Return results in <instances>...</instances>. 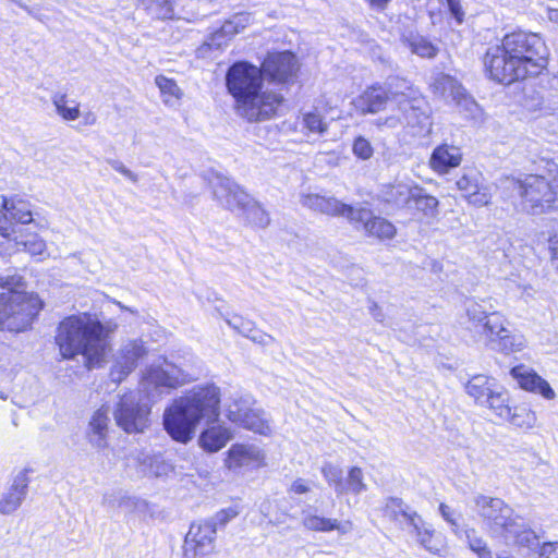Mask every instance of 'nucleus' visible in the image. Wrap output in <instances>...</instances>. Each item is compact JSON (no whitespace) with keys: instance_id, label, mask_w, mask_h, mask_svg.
Wrapping results in <instances>:
<instances>
[{"instance_id":"f257e3e1","label":"nucleus","mask_w":558,"mask_h":558,"mask_svg":"<svg viewBox=\"0 0 558 558\" xmlns=\"http://www.w3.org/2000/svg\"><path fill=\"white\" fill-rule=\"evenodd\" d=\"M548 58L549 50L538 34L518 31L505 35L500 45L489 47L483 63L489 78L509 85L542 73Z\"/></svg>"},{"instance_id":"f03ea898","label":"nucleus","mask_w":558,"mask_h":558,"mask_svg":"<svg viewBox=\"0 0 558 558\" xmlns=\"http://www.w3.org/2000/svg\"><path fill=\"white\" fill-rule=\"evenodd\" d=\"M226 87L234 99L236 113L248 122L269 120L276 114L283 98L263 90L264 72L248 61H235L226 73Z\"/></svg>"},{"instance_id":"7ed1b4c3","label":"nucleus","mask_w":558,"mask_h":558,"mask_svg":"<svg viewBox=\"0 0 558 558\" xmlns=\"http://www.w3.org/2000/svg\"><path fill=\"white\" fill-rule=\"evenodd\" d=\"M56 343L63 359L82 355L88 369L101 367L111 350L105 326L88 314L71 315L61 320Z\"/></svg>"},{"instance_id":"20e7f679","label":"nucleus","mask_w":558,"mask_h":558,"mask_svg":"<svg viewBox=\"0 0 558 558\" xmlns=\"http://www.w3.org/2000/svg\"><path fill=\"white\" fill-rule=\"evenodd\" d=\"M219 405L220 390L217 386H196L166 409L165 429L173 440L186 444L193 438L201 420L217 421Z\"/></svg>"},{"instance_id":"39448f33","label":"nucleus","mask_w":558,"mask_h":558,"mask_svg":"<svg viewBox=\"0 0 558 558\" xmlns=\"http://www.w3.org/2000/svg\"><path fill=\"white\" fill-rule=\"evenodd\" d=\"M473 510L490 534L502 537L506 544L531 550L538 547L536 533L502 499L477 494L473 497Z\"/></svg>"},{"instance_id":"423d86ee","label":"nucleus","mask_w":558,"mask_h":558,"mask_svg":"<svg viewBox=\"0 0 558 558\" xmlns=\"http://www.w3.org/2000/svg\"><path fill=\"white\" fill-rule=\"evenodd\" d=\"M465 311L470 331L487 348L505 354L523 349V337L507 328V319L488 300H470L465 304Z\"/></svg>"},{"instance_id":"0eeeda50","label":"nucleus","mask_w":558,"mask_h":558,"mask_svg":"<svg viewBox=\"0 0 558 558\" xmlns=\"http://www.w3.org/2000/svg\"><path fill=\"white\" fill-rule=\"evenodd\" d=\"M501 184L504 190L520 197L521 208L526 214L537 216L558 210V177L551 180L538 174L508 177Z\"/></svg>"},{"instance_id":"6e6552de","label":"nucleus","mask_w":558,"mask_h":558,"mask_svg":"<svg viewBox=\"0 0 558 558\" xmlns=\"http://www.w3.org/2000/svg\"><path fill=\"white\" fill-rule=\"evenodd\" d=\"M43 301L34 293L7 291L0 293V329L22 332L28 329L43 308Z\"/></svg>"},{"instance_id":"1a4fd4ad","label":"nucleus","mask_w":558,"mask_h":558,"mask_svg":"<svg viewBox=\"0 0 558 558\" xmlns=\"http://www.w3.org/2000/svg\"><path fill=\"white\" fill-rule=\"evenodd\" d=\"M210 184L214 197L221 206L230 210H242L247 221L256 227L266 228L269 225L268 213L234 181L216 174Z\"/></svg>"},{"instance_id":"9d476101","label":"nucleus","mask_w":558,"mask_h":558,"mask_svg":"<svg viewBox=\"0 0 558 558\" xmlns=\"http://www.w3.org/2000/svg\"><path fill=\"white\" fill-rule=\"evenodd\" d=\"M186 375L177 365L165 361L161 365H151L142 379V391L148 400L156 402L163 393L182 386Z\"/></svg>"},{"instance_id":"9b49d317","label":"nucleus","mask_w":558,"mask_h":558,"mask_svg":"<svg viewBox=\"0 0 558 558\" xmlns=\"http://www.w3.org/2000/svg\"><path fill=\"white\" fill-rule=\"evenodd\" d=\"M254 399L250 395L234 398L228 405V418L248 430L260 435L270 433V426L266 414L260 409L254 408Z\"/></svg>"},{"instance_id":"f8f14e48","label":"nucleus","mask_w":558,"mask_h":558,"mask_svg":"<svg viewBox=\"0 0 558 558\" xmlns=\"http://www.w3.org/2000/svg\"><path fill=\"white\" fill-rule=\"evenodd\" d=\"M150 408L140 402L132 392L123 395L117 403L113 416L125 433H143L149 425Z\"/></svg>"},{"instance_id":"ddd939ff","label":"nucleus","mask_w":558,"mask_h":558,"mask_svg":"<svg viewBox=\"0 0 558 558\" xmlns=\"http://www.w3.org/2000/svg\"><path fill=\"white\" fill-rule=\"evenodd\" d=\"M398 109L414 136L423 137L432 132L430 109L423 97H402Z\"/></svg>"},{"instance_id":"4468645a","label":"nucleus","mask_w":558,"mask_h":558,"mask_svg":"<svg viewBox=\"0 0 558 558\" xmlns=\"http://www.w3.org/2000/svg\"><path fill=\"white\" fill-rule=\"evenodd\" d=\"M299 68L298 59L291 51L270 52L262 63L264 76L276 83L292 82Z\"/></svg>"},{"instance_id":"2eb2a0df","label":"nucleus","mask_w":558,"mask_h":558,"mask_svg":"<svg viewBox=\"0 0 558 558\" xmlns=\"http://www.w3.org/2000/svg\"><path fill=\"white\" fill-rule=\"evenodd\" d=\"M300 203L313 211L320 213L327 216H341L345 217L349 221L352 215L357 218H363L367 215L365 211H354V207L347 205L333 196H326L318 193L302 194Z\"/></svg>"},{"instance_id":"dca6fc26","label":"nucleus","mask_w":558,"mask_h":558,"mask_svg":"<svg viewBox=\"0 0 558 558\" xmlns=\"http://www.w3.org/2000/svg\"><path fill=\"white\" fill-rule=\"evenodd\" d=\"M13 221L26 225L33 221L29 204L23 199H7L0 195V235L10 238L15 232Z\"/></svg>"},{"instance_id":"f3484780","label":"nucleus","mask_w":558,"mask_h":558,"mask_svg":"<svg viewBox=\"0 0 558 558\" xmlns=\"http://www.w3.org/2000/svg\"><path fill=\"white\" fill-rule=\"evenodd\" d=\"M462 196L474 206L482 207L490 203L492 192L483 174L474 169L464 172L456 182Z\"/></svg>"},{"instance_id":"a211bd4d","label":"nucleus","mask_w":558,"mask_h":558,"mask_svg":"<svg viewBox=\"0 0 558 558\" xmlns=\"http://www.w3.org/2000/svg\"><path fill=\"white\" fill-rule=\"evenodd\" d=\"M215 536L216 522L193 523L185 536L184 558H191V554L194 556L209 554L213 550Z\"/></svg>"},{"instance_id":"6ab92c4d","label":"nucleus","mask_w":558,"mask_h":558,"mask_svg":"<svg viewBox=\"0 0 558 558\" xmlns=\"http://www.w3.org/2000/svg\"><path fill=\"white\" fill-rule=\"evenodd\" d=\"M433 93L446 101H452L458 106L470 109L475 102L466 95L461 83L451 75L439 73L430 84Z\"/></svg>"},{"instance_id":"aec40b11","label":"nucleus","mask_w":558,"mask_h":558,"mask_svg":"<svg viewBox=\"0 0 558 558\" xmlns=\"http://www.w3.org/2000/svg\"><path fill=\"white\" fill-rule=\"evenodd\" d=\"M146 354L142 341H130L120 350L119 356L110 371L113 383H121L132 371L137 362Z\"/></svg>"},{"instance_id":"412c9836","label":"nucleus","mask_w":558,"mask_h":558,"mask_svg":"<svg viewBox=\"0 0 558 558\" xmlns=\"http://www.w3.org/2000/svg\"><path fill=\"white\" fill-rule=\"evenodd\" d=\"M28 470H21L12 480V483L0 496V513L8 515L15 512L28 494Z\"/></svg>"},{"instance_id":"4be33fe9","label":"nucleus","mask_w":558,"mask_h":558,"mask_svg":"<svg viewBox=\"0 0 558 558\" xmlns=\"http://www.w3.org/2000/svg\"><path fill=\"white\" fill-rule=\"evenodd\" d=\"M354 211L367 213L363 218H357L355 215H352L350 218V222L355 223L356 228L362 227L367 235L375 236L379 240H390L395 236L397 229L387 219L373 216V213L364 207H354Z\"/></svg>"},{"instance_id":"5701e85b","label":"nucleus","mask_w":558,"mask_h":558,"mask_svg":"<svg viewBox=\"0 0 558 558\" xmlns=\"http://www.w3.org/2000/svg\"><path fill=\"white\" fill-rule=\"evenodd\" d=\"M384 515L407 533H410L416 525V521H421L422 519V517L402 499L395 497L387 500Z\"/></svg>"},{"instance_id":"b1692460","label":"nucleus","mask_w":558,"mask_h":558,"mask_svg":"<svg viewBox=\"0 0 558 558\" xmlns=\"http://www.w3.org/2000/svg\"><path fill=\"white\" fill-rule=\"evenodd\" d=\"M263 456L260 451L248 445L235 444L228 451L226 465L233 471L254 469L260 465Z\"/></svg>"},{"instance_id":"393cba45","label":"nucleus","mask_w":558,"mask_h":558,"mask_svg":"<svg viewBox=\"0 0 558 558\" xmlns=\"http://www.w3.org/2000/svg\"><path fill=\"white\" fill-rule=\"evenodd\" d=\"M511 375L522 389L539 393L548 400L555 398V391L550 385L533 369L519 365L511 369Z\"/></svg>"},{"instance_id":"a878e982","label":"nucleus","mask_w":558,"mask_h":558,"mask_svg":"<svg viewBox=\"0 0 558 558\" xmlns=\"http://www.w3.org/2000/svg\"><path fill=\"white\" fill-rule=\"evenodd\" d=\"M389 101V93L380 85L367 87L353 104L362 114H375L386 109Z\"/></svg>"},{"instance_id":"bb28decb","label":"nucleus","mask_w":558,"mask_h":558,"mask_svg":"<svg viewBox=\"0 0 558 558\" xmlns=\"http://www.w3.org/2000/svg\"><path fill=\"white\" fill-rule=\"evenodd\" d=\"M462 160V153L459 147L448 144L437 146L430 156V168L438 173H447L456 168Z\"/></svg>"},{"instance_id":"cd10ccee","label":"nucleus","mask_w":558,"mask_h":558,"mask_svg":"<svg viewBox=\"0 0 558 558\" xmlns=\"http://www.w3.org/2000/svg\"><path fill=\"white\" fill-rule=\"evenodd\" d=\"M302 524L308 531L323 533L338 531L341 534H347L352 530L350 521L340 522L337 519L320 517L306 510L302 511Z\"/></svg>"},{"instance_id":"c85d7f7f","label":"nucleus","mask_w":558,"mask_h":558,"mask_svg":"<svg viewBox=\"0 0 558 558\" xmlns=\"http://www.w3.org/2000/svg\"><path fill=\"white\" fill-rule=\"evenodd\" d=\"M109 407L102 405L92 416L89 421L88 439L92 446L97 449H104L107 446V433L110 422Z\"/></svg>"},{"instance_id":"c756f323","label":"nucleus","mask_w":558,"mask_h":558,"mask_svg":"<svg viewBox=\"0 0 558 558\" xmlns=\"http://www.w3.org/2000/svg\"><path fill=\"white\" fill-rule=\"evenodd\" d=\"M400 39L412 53L422 58H434L438 52V49L432 44V41L413 29H404L401 33Z\"/></svg>"},{"instance_id":"7c9ffc66","label":"nucleus","mask_w":558,"mask_h":558,"mask_svg":"<svg viewBox=\"0 0 558 558\" xmlns=\"http://www.w3.org/2000/svg\"><path fill=\"white\" fill-rule=\"evenodd\" d=\"M231 437L232 435L228 428L217 425L203 430L198 442L204 450L216 452L225 447Z\"/></svg>"},{"instance_id":"2f4dec72","label":"nucleus","mask_w":558,"mask_h":558,"mask_svg":"<svg viewBox=\"0 0 558 558\" xmlns=\"http://www.w3.org/2000/svg\"><path fill=\"white\" fill-rule=\"evenodd\" d=\"M438 199L425 192L423 187L414 185V194L409 210L422 213L426 217H435L438 214Z\"/></svg>"},{"instance_id":"473e14b6","label":"nucleus","mask_w":558,"mask_h":558,"mask_svg":"<svg viewBox=\"0 0 558 558\" xmlns=\"http://www.w3.org/2000/svg\"><path fill=\"white\" fill-rule=\"evenodd\" d=\"M495 386V379L486 375H475L466 383L465 391L476 403L482 404Z\"/></svg>"},{"instance_id":"72a5a7b5","label":"nucleus","mask_w":558,"mask_h":558,"mask_svg":"<svg viewBox=\"0 0 558 558\" xmlns=\"http://www.w3.org/2000/svg\"><path fill=\"white\" fill-rule=\"evenodd\" d=\"M414 194V186L405 183L391 185L385 193V201L398 208L409 209Z\"/></svg>"},{"instance_id":"f704fd0d","label":"nucleus","mask_w":558,"mask_h":558,"mask_svg":"<svg viewBox=\"0 0 558 558\" xmlns=\"http://www.w3.org/2000/svg\"><path fill=\"white\" fill-rule=\"evenodd\" d=\"M409 534L413 536L426 550L433 554H437L439 551V547L434 543L435 530L429 523L425 522L423 518L421 521H416V525Z\"/></svg>"},{"instance_id":"c9c22d12","label":"nucleus","mask_w":558,"mask_h":558,"mask_svg":"<svg viewBox=\"0 0 558 558\" xmlns=\"http://www.w3.org/2000/svg\"><path fill=\"white\" fill-rule=\"evenodd\" d=\"M508 402V393L504 390H496L494 388L481 405L488 407L497 416L505 420V417H510L511 408Z\"/></svg>"},{"instance_id":"e433bc0d","label":"nucleus","mask_w":558,"mask_h":558,"mask_svg":"<svg viewBox=\"0 0 558 558\" xmlns=\"http://www.w3.org/2000/svg\"><path fill=\"white\" fill-rule=\"evenodd\" d=\"M248 19H250L248 14L241 13V14L235 15L233 17V20L227 21L220 27V29L217 31L213 35L211 43L209 44V46H213V45L220 46L221 45V41H220L221 38L231 37V36L235 35V34H238L240 32V28L243 29L245 27V23L248 22Z\"/></svg>"},{"instance_id":"4c0bfd02","label":"nucleus","mask_w":558,"mask_h":558,"mask_svg":"<svg viewBox=\"0 0 558 558\" xmlns=\"http://www.w3.org/2000/svg\"><path fill=\"white\" fill-rule=\"evenodd\" d=\"M367 489L363 481V472L360 468L353 466L349 470L348 476L343 480V495H360Z\"/></svg>"},{"instance_id":"58836bf2","label":"nucleus","mask_w":558,"mask_h":558,"mask_svg":"<svg viewBox=\"0 0 558 558\" xmlns=\"http://www.w3.org/2000/svg\"><path fill=\"white\" fill-rule=\"evenodd\" d=\"M512 425L521 428H531L536 421L533 411L525 407H514L510 409V417H505Z\"/></svg>"},{"instance_id":"ea45409f","label":"nucleus","mask_w":558,"mask_h":558,"mask_svg":"<svg viewBox=\"0 0 558 558\" xmlns=\"http://www.w3.org/2000/svg\"><path fill=\"white\" fill-rule=\"evenodd\" d=\"M322 474L326 482L333 486L337 496L343 495V473L342 470L331 463H326L322 468Z\"/></svg>"},{"instance_id":"a19ab883","label":"nucleus","mask_w":558,"mask_h":558,"mask_svg":"<svg viewBox=\"0 0 558 558\" xmlns=\"http://www.w3.org/2000/svg\"><path fill=\"white\" fill-rule=\"evenodd\" d=\"M52 102L56 107L57 112L68 121H74L80 117L78 106L69 107L66 105L68 99L64 94H56L52 97Z\"/></svg>"},{"instance_id":"79ce46f5","label":"nucleus","mask_w":558,"mask_h":558,"mask_svg":"<svg viewBox=\"0 0 558 558\" xmlns=\"http://www.w3.org/2000/svg\"><path fill=\"white\" fill-rule=\"evenodd\" d=\"M303 126L313 134L323 135L327 132L328 124L317 112H307L303 116Z\"/></svg>"},{"instance_id":"37998d69","label":"nucleus","mask_w":558,"mask_h":558,"mask_svg":"<svg viewBox=\"0 0 558 558\" xmlns=\"http://www.w3.org/2000/svg\"><path fill=\"white\" fill-rule=\"evenodd\" d=\"M352 153L360 160H369L374 155L372 143L364 136H356L352 144Z\"/></svg>"},{"instance_id":"c03bdc74","label":"nucleus","mask_w":558,"mask_h":558,"mask_svg":"<svg viewBox=\"0 0 558 558\" xmlns=\"http://www.w3.org/2000/svg\"><path fill=\"white\" fill-rule=\"evenodd\" d=\"M0 287L8 291H24L25 282L15 270H8L7 274L0 275Z\"/></svg>"},{"instance_id":"a18cd8bd","label":"nucleus","mask_w":558,"mask_h":558,"mask_svg":"<svg viewBox=\"0 0 558 558\" xmlns=\"http://www.w3.org/2000/svg\"><path fill=\"white\" fill-rule=\"evenodd\" d=\"M24 251L33 256H41L46 252V242L37 234H31L25 240L19 242Z\"/></svg>"},{"instance_id":"49530a36","label":"nucleus","mask_w":558,"mask_h":558,"mask_svg":"<svg viewBox=\"0 0 558 558\" xmlns=\"http://www.w3.org/2000/svg\"><path fill=\"white\" fill-rule=\"evenodd\" d=\"M150 10L157 19L171 20L174 17V9L170 0H154Z\"/></svg>"},{"instance_id":"de8ad7c7","label":"nucleus","mask_w":558,"mask_h":558,"mask_svg":"<svg viewBox=\"0 0 558 558\" xmlns=\"http://www.w3.org/2000/svg\"><path fill=\"white\" fill-rule=\"evenodd\" d=\"M227 324L236 330L242 336L246 337L251 331H255V324L251 320L244 319L239 315H232L226 318Z\"/></svg>"},{"instance_id":"09e8293b","label":"nucleus","mask_w":558,"mask_h":558,"mask_svg":"<svg viewBox=\"0 0 558 558\" xmlns=\"http://www.w3.org/2000/svg\"><path fill=\"white\" fill-rule=\"evenodd\" d=\"M156 84L159 87L160 92L162 94L180 98L181 97V89L177 85L175 81L172 78H168L163 75L156 76Z\"/></svg>"},{"instance_id":"8fccbe9b","label":"nucleus","mask_w":558,"mask_h":558,"mask_svg":"<svg viewBox=\"0 0 558 558\" xmlns=\"http://www.w3.org/2000/svg\"><path fill=\"white\" fill-rule=\"evenodd\" d=\"M464 535H465L469 548L473 553L477 554L481 550L488 547L486 541L481 535H478V533L475 529L464 530Z\"/></svg>"},{"instance_id":"3c124183","label":"nucleus","mask_w":558,"mask_h":558,"mask_svg":"<svg viewBox=\"0 0 558 558\" xmlns=\"http://www.w3.org/2000/svg\"><path fill=\"white\" fill-rule=\"evenodd\" d=\"M374 125L380 130H395L402 125V121L398 116L391 114L385 118H377Z\"/></svg>"},{"instance_id":"603ef678","label":"nucleus","mask_w":558,"mask_h":558,"mask_svg":"<svg viewBox=\"0 0 558 558\" xmlns=\"http://www.w3.org/2000/svg\"><path fill=\"white\" fill-rule=\"evenodd\" d=\"M106 161L108 165L111 166L113 170L118 171L133 183H136L138 181L137 174L131 171L129 168H126L120 160L109 158Z\"/></svg>"},{"instance_id":"864d4df0","label":"nucleus","mask_w":558,"mask_h":558,"mask_svg":"<svg viewBox=\"0 0 558 558\" xmlns=\"http://www.w3.org/2000/svg\"><path fill=\"white\" fill-rule=\"evenodd\" d=\"M448 10L451 16L456 20L457 24H462L464 21V11L460 0H446Z\"/></svg>"},{"instance_id":"5fc2aeb1","label":"nucleus","mask_w":558,"mask_h":558,"mask_svg":"<svg viewBox=\"0 0 558 558\" xmlns=\"http://www.w3.org/2000/svg\"><path fill=\"white\" fill-rule=\"evenodd\" d=\"M439 511L441 517L452 526L453 532L459 534V525L456 518V512L446 504H440Z\"/></svg>"},{"instance_id":"6e6d98bb","label":"nucleus","mask_w":558,"mask_h":558,"mask_svg":"<svg viewBox=\"0 0 558 558\" xmlns=\"http://www.w3.org/2000/svg\"><path fill=\"white\" fill-rule=\"evenodd\" d=\"M539 558H558V542H546L539 548Z\"/></svg>"},{"instance_id":"4d7b16f0","label":"nucleus","mask_w":558,"mask_h":558,"mask_svg":"<svg viewBox=\"0 0 558 558\" xmlns=\"http://www.w3.org/2000/svg\"><path fill=\"white\" fill-rule=\"evenodd\" d=\"M550 262L553 267L558 271V234L549 238Z\"/></svg>"},{"instance_id":"13d9d810","label":"nucleus","mask_w":558,"mask_h":558,"mask_svg":"<svg viewBox=\"0 0 558 558\" xmlns=\"http://www.w3.org/2000/svg\"><path fill=\"white\" fill-rule=\"evenodd\" d=\"M289 490L296 495H302L308 493L311 490V486L307 481L298 478L291 484Z\"/></svg>"},{"instance_id":"bf43d9fd","label":"nucleus","mask_w":558,"mask_h":558,"mask_svg":"<svg viewBox=\"0 0 558 558\" xmlns=\"http://www.w3.org/2000/svg\"><path fill=\"white\" fill-rule=\"evenodd\" d=\"M236 513L229 509V510H221L216 514V518L213 520L214 522H219L220 524H226L231 518H233Z\"/></svg>"},{"instance_id":"052dcab7","label":"nucleus","mask_w":558,"mask_h":558,"mask_svg":"<svg viewBox=\"0 0 558 558\" xmlns=\"http://www.w3.org/2000/svg\"><path fill=\"white\" fill-rule=\"evenodd\" d=\"M274 341H275V339L270 335H267V333L260 331V333H258L256 343H259L262 345H269Z\"/></svg>"},{"instance_id":"680f3d73","label":"nucleus","mask_w":558,"mask_h":558,"mask_svg":"<svg viewBox=\"0 0 558 558\" xmlns=\"http://www.w3.org/2000/svg\"><path fill=\"white\" fill-rule=\"evenodd\" d=\"M371 314L377 322H383L384 315L376 303H373L369 307Z\"/></svg>"},{"instance_id":"e2e57ef3","label":"nucleus","mask_w":558,"mask_h":558,"mask_svg":"<svg viewBox=\"0 0 558 558\" xmlns=\"http://www.w3.org/2000/svg\"><path fill=\"white\" fill-rule=\"evenodd\" d=\"M548 19L558 25V9H550L548 11Z\"/></svg>"},{"instance_id":"0e129e2a","label":"nucleus","mask_w":558,"mask_h":558,"mask_svg":"<svg viewBox=\"0 0 558 558\" xmlns=\"http://www.w3.org/2000/svg\"><path fill=\"white\" fill-rule=\"evenodd\" d=\"M477 555V558H494L493 556V553L492 550L489 549V547L481 550L480 553L476 554Z\"/></svg>"},{"instance_id":"69168bd1","label":"nucleus","mask_w":558,"mask_h":558,"mask_svg":"<svg viewBox=\"0 0 558 558\" xmlns=\"http://www.w3.org/2000/svg\"><path fill=\"white\" fill-rule=\"evenodd\" d=\"M371 5L384 9L389 0H368Z\"/></svg>"},{"instance_id":"338daca9","label":"nucleus","mask_w":558,"mask_h":558,"mask_svg":"<svg viewBox=\"0 0 558 558\" xmlns=\"http://www.w3.org/2000/svg\"><path fill=\"white\" fill-rule=\"evenodd\" d=\"M258 333H260V330H258L256 327H255V331H251L250 333L246 335V338L253 340L254 342L257 341V338H258Z\"/></svg>"},{"instance_id":"774afa93","label":"nucleus","mask_w":558,"mask_h":558,"mask_svg":"<svg viewBox=\"0 0 558 558\" xmlns=\"http://www.w3.org/2000/svg\"><path fill=\"white\" fill-rule=\"evenodd\" d=\"M86 124H94L96 121V117L93 113H88L85 118Z\"/></svg>"}]
</instances>
